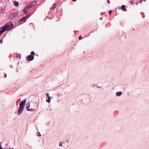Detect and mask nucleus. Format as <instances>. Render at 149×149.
<instances>
[{"label": "nucleus", "instance_id": "f257e3e1", "mask_svg": "<svg viewBox=\"0 0 149 149\" xmlns=\"http://www.w3.org/2000/svg\"><path fill=\"white\" fill-rule=\"evenodd\" d=\"M26 102V99L21 102L19 104V106L18 109L17 114L19 115L22 114L24 108L25 106Z\"/></svg>", "mask_w": 149, "mask_h": 149}, {"label": "nucleus", "instance_id": "39448f33", "mask_svg": "<svg viewBox=\"0 0 149 149\" xmlns=\"http://www.w3.org/2000/svg\"><path fill=\"white\" fill-rule=\"evenodd\" d=\"M91 86L93 87H96L98 88H102V86H98L96 84H93L91 85Z\"/></svg>", "mask_w": 149, "mask_h": 149}, {"label": "nucleus", "instance_id": "4be33fe9", "mask_svg": "<svg viewBox=\"0 0 149 149\" xmlns=\"http://www.w3.org/2000/svg\"><path fill=\"white\" fill-rule=\"evenodd\" d=\"M37 135L38 136H41V134L39 132H38L37 133Z\"/></svg>", "mask_w": 149, "mask_h": 149}, {"label": "nucleus", "instance_id": "f03ea898", "mask_svg": "<svg viewBox=\"0 0 149 149\" xmlns=\"http://www.w3.org/2000/svg\"><path fill=\"white\" fill-rule=\"evenodd\" d=\"M13 24L12 23H9L5 25L2 29L4 32L7 30L10 29L13 27Z\"/></svg>", "mask_w": 149, "mask_h": 149}, {"label": "nucleus", "instance_id": "b1692460", "mask_svg": "<svg viewBox=\"0 0 149 149\" xmlns=\"http://www.w3.org/2000/svg\"><path fill=\"white\" fill-rule=\"evenodd\" d=\"M46 95L47 96V97H48V98H49V97H50L49 96V94L48 93H47L46 94Z\"/></svg>", "mask_w": 149, "mask_h": 149}, {"label": "nucleus", "instance_id": "2eb2a0df", "mask_svg": "<svg viewBox=\"0 0 149 149\" xmlns=\"http://www.w3.org/2000/svg\"><path fill=\"white\" fill-rule=\"evenodd\" d=\"M27 111H35V110L34 109H29L28 110H27Z\"/></svg>", "mask_w": 149, "mask_h": 149}, {"label": "nucleus", "instance_id": "6e6552de", "mask_svg": "<svg viewBox=\"0 0 149 149\" xmlns=\"http://www.w3.org/2000/svg\"><path fill=\"white\" fill-rule=\"evenodd\" d=\"M13 3L14 5L15 6L17 7L18 6L19 3L17 1H13Z\"/></svg>", "mask_w": 149, "mask_h": 149}, {"label": "nucleus", "instance_id": "473e14b6", "mask_svg": "<svg viewBox=\"0 0 149 149\" xmlns=\"http://www.w3.org/2000/svg\"><path fill=\"white\" fill-rule=\"evenodd\" d=\"M142 1V0H141L140 1V3H141Z\"/></svg>", "mask_w": 149, "mask_h": 149}, {"label": "nucleus", "instance_id": "bb28decb", "mask_svg": "<svg viewBox=\"0 0 149 149\" xmlns=\"http://www.w3.org/2000/svg\"><path fill=\"white\" fill-rule=\"evenodd\" d=\"M107 2L108 3H110V1L109 0H107Z\"/></svg>", "mask_w": 149, "mask_h": 149}, {"label": "nucleus", "instance_id": "f8f14e48", "mask_svg": "<svg viewBox=\"0 0 149 149\" xmlns=\"http://www.w3.org/2000/svg\"><path fill=\"white\" fill-rule=\"evenodd\" d=\"M32 6V5H31V3H30L26 7H27L29 9V8H31Z\"/></svg>", "mask_w": 149, "mask_h": 149}, {"label": "nucleus", "instance_id": "4468645a", "mask_svg": "<svg viewBox=\"0 0 149 149\" xmlns=\"http://www.w3.org/2000/svg\"><path fill=\"white\" fill-rule=\"evenodd\" d=\"M14 17L13 16V15H12V14H10L9 16V18L10 19H12Z\"/></svg>", "mask_w": 149, "mask_h": 149}, {"label": "nucleus", "instance_id": "20e7f679", "mask_svg": "<svg viewBox=\"0 0 149 149\" xmlns=\"http://www.w3.org/2000/svg\"><path fill=\"white\" fill-rule=\"evenodd\" d=\"M26 18L25 17H24L22 19L19 20L18 22L19 24H21L23 22H26Z\"/></svg>", "mask_w": 149, "mask_h": 149}, {"label": "nucleus", "instance_id": "412c9836", "mask_svg": "<svg viewBox=\"0 0 149 149\" xmlns=\"http://www.w3.org/2000/svg\"><path fill=\"white\" fill-rule=\"evenodd\" d=\"M4 32V31H3L2 29L1 31H0V36L1 35V34Z\"/></svg>", "mask_w": 149, "mask_h": 149}, {"label": "nucleus", "instance_id": "72a5a7b5", "mask_svg": "<svg viewBox=\"0 0 149 149\" xmlns=\"http://www.w3.org/2000/svg\"><path fill=\"white\" fill-rule=\"evenodd\" d=\"M8 149H14V148H9Z\"/></svg>", "mask_w": 149, "mask_h": 149}, {"label": "nucleus", "instance_id": "e433bc0d", "mask_svg": "<svg viewBox=\"0 0 149 149\" xmlns=\"http://www.w3.org/2000/svg\"><path fill=\"white\" fill-rule=\"evenodd\" d=\"M143 1H146V0H143Z\"/></svg>", "mask_w": 149, "mask_h": 149}, {"label": "nucleus", "instance_id": "cd10ccee", "mask_svg": "<svg viewBox=\"0 0 149 149\" xmlns=\"http://www.w3.org/2000/svg\"><path fill=\"white\" fill-rule=\"evenodd\" d=\"M3 40L2 39L1 41H0V43H1L2 42Z\"/></svg>", "mask_w": 149, "mask_h": 149}, {"label": "nucleus", "instance_id": "423d86ee", "mask_svg": "<svg viewBox=\"0 0 149 149\" xmlns=\"http://www.w3.org/2000/svg\"><path fill=\"white\" fill-rule=\"evenodd\" d=\"M30 105V103L29 102H28L26 104V109L27 111L29 109V107Z\"/></svg>", "mask_w": 149, "mask_h": 149}, {"label": "nucleus", "instance_id": "aec40b11", "mask_svg": "<svg viewBox=\"0 0 149 149\" xmlns=\"http://www.w3.org/2000/svg\"><path fill=\"white\" fill-rule=\"evenodd\" d=\"M31 15V13H30L29 14V15H26V16L25 17L26 19L27 18V17H30V16Z\"/></svg>", "mask_w": 149, "mask_h": 149}, {"label": "nucleus", "instance_id": "7ed1b4c3", "mask_svg": "<svg viewBox=\"0 0 149 149\" xmlns=\"http://www.w3.org/2000/svg\"><path fill=\"white\" fill-rule=\"evenodd\" d=\"M34 58V56L30 55L27 56L26 60L28 61H31L33 60Z\"/></svg>", "mask_w": 149, "mask_h": 149}, {"label": "nucleus", "instance_id": "1a4fd4ad", "mask_svg": "<svg viewBox=\"0 0 149 149\" xmlns=\"http://www.w3.org/2000/svg\"><path fill=\"white\" fill-rule=\"evenodd\" d=\"M121 9H123V11L126 10V9L125 8V5H122L121 7Z\"/></svg>", "mask_w": 149, "mask_h": 149}, {"label": "nucleus", "instance_id": "a211bd4d", "mask_svg": "<svg viewBox=\"0 0 149 149\" xmlns=\"http://www.w3.org/2000/svg\"><path fill=\"white\" fill-rule=\"evenodd\" d=\"M31 56H33L34 55H35V53L33 51H32L31 52Z\"/></svg>", "mask_w": 149, "mask_h": 149}, {"label": "nucleus", "instance_id": "6ab92c4d", "mask_svg": "<svg viewBox=\"0 0 149 149\" xmlns=\"http://www.w3.org/2000/svg\"><path fill=\"white\" fill-rule=\"evenodd\" d=\"M12 15H13V17H14L15 16L17 15V13H12Z\"/></svg>", "mask_w": 149, "mask_h": 149}, {"label": "nucleus", "instance_id": "dca6fc26", "mask_svg": "<svg viewBox=\"0 0 149 149\" xmlns=\"http://www.w3.org/2000/svg\"><path fill=\"white\" fill-rule=\"evenodd\" d=\"M46 102H47L48 103H49L50 102V97H49L48 98V100H46Z\"/></svg>", "mask_w": 149, "mask_h": 149}, {"label": "nucleus", "instance_id": "9d476101", "mask_svg": "<svg viewBox=\"0 0 149 149\" xmlns=\"http://www.w3.org/2000/svg\"><path fill=\"white\" fill-rule=\"evenodd\" d=\"M56 4H54L50 8V9L51 10H53L56 6Z\"/></svg>", "mask_w": 149, "mask_h": 149}, {"label": "nucleus", "instance_id": "7c9ffc66", "mask_svg": "<svg viewBox=\"0 0 149 149\" xmlns=\"http://www.w3.org/2000/svg\"><path fill=\"white\" fill-rule=\"evenodd\" d=\"M122 24H123V23H120V25H121V26H122Z\"/></svg>", "mask_w": 149, "mask_h": 149}, {"label": "nucleus", "instance_id": "393cba45", "mask_svg": "<svg viewBox=\"0 0 149 149\" xmlns=\"http://www.w3.org/2000/svg\"><path fill=\"white\" fill-rule=\"evenodd\" d=\"M59 146H62V145L61 144V142H60V143H59Z\"/></svg>", "mask_w": 149, "mask_h": 149}, {"label": "nucleus", "instance_id": "ddd939ff", "mask_svg": "<svg viewBox=\"0 0 149 149\" xmlns=\"http://www.w3.org/2000/svg\"><path fill=\"white\" fill-rule=\"evenodd\" d=\"M29 10V9L28 8L26 7V8H25L23 10V11L24 12H26L28 10Z\"/></svg>", "mask_w": 149, "mask_h": 149}, {"label": "nucleus", "instance_id": "c9c22d12", "mask_svg": "<svg viewBox=\"0 0 149 149\" xmlns=\"http://www.w3.org/2000/svg\"><path fill=\"white\" fill-rule=\"evenodd\" d=\"M131 0V1H130V3H131L132 2V0Z\"/></svg>", "mask_w": 149, "mask_h": 149}, {"label": "nucleus", "instance_id": "f704fd0d", "mask_svg": "<svg viewBox=\"0 0 149 149\" xmlns=\"http://www.w3.org/2000/svg\"><path fill=\"white\" fill-rule=\"evenodd\" d=\"M69 141V140H68L67 141H66V142L67 143H68V141Z\"/></svg>", "mask_w": 149, "mask_h": 149}, {"label": "nucleus", "instance_id": "5701e85b", "mask_svg": "<svg viewBox=\"0 0 149 149\" xmlns=\"http://www.w3.org/2000/svg\"><path fill=\"white\" fill-rule=\"evenodd\" d=\"M112 12V11L111 10H110L109 11V15H111V14Z\"/></svg>", "mask_w": 149, "mask_h": 149}, {"label": "nucleus", "instance_id": "0eeeda50", "mask_svg": "<svg viewBox=\"0 0 149 149\" xmlns=\"http://www.w3.org/2000/svg\"><path fill=\"white\" fill-rule=\"evenodd\" d=\"M122 94V93L121 91L118 92L116 93V95L118 96H120Z\"/></svg>", "mask_w": 149, "mask_h": 149}, {"label": "nucleus", "instance_id": "f3484780", "mask_svg": "<svg viewBox=\"0 0 149 149\" xmlns=\"http://www.w3.org/2000/svg\"><path fill=\"white\" fill-rule=\"evenodd\" d=\"M16 57L17 58L19 57V58H21V55L19 54H17L16 55Z\"/></svg>", "mask_w": 149, "mask_h": 149}, {"label": "nucleus", "instance_id": "9b49d317", "mask_svg": "<svg viewBox=\"0 0 149 149\" xmlns=\"http://www.w3.org/2000/svg\"><path fill=\"white\" fill-rule=\"evenodd\" d=\"M31 3V5H32V6H33L35 5L36 4L37 2L36 1H35Z\"/></svg>", "mask_w": 149, "mask_h": 149}, {"label": "nucleus", "instance_id": "c85d7f7f", "mask_svg": "<svg viewBox=\"0 0 149 149\" xmlns=\"http://www.w3.org/2000/svg\"><path fill=\"white\" fill-rule=\"evenodd\" d=\"M7 77V75L6 74H4V77Z\"/></svg>", "mask_w": 149, "mask_h": 149}, {"label": "nucleus", "instance_id": "2f4dec72", "mask_svg": "<svg viewBox=\"0 0 149 149\" xmlns=\"http://www.w3.org/2000/svg\"><path fill=\"white\" fill-rule=\"evenodd\" d=\"M73 1H77V0H72Z\"/></svg>", "mask_w": 149, "mask_h": 149}, {"label": "nucleus", "instance_id": "c756f323", "mask_svg": "<svg viewBox=\"0 0 149 149\" xmlns=\"http://www.w3.org/2000/svg\"><path fill=\"white\" fill-rule=\"evenodd\" d=\"M100 20H102V17H101L100 18Z\"/></svg>", "mask_w": 149, "mask_h": 149}, {"label": "nucleus", "instance_id": "a878e982", "mask_svg": "<svg viewBox=\"0 0 149 149\" xmlns=\"http://www.w3.org/2000/svg\"><path fill=\"white\" fill-rule=\"evenodd\" d=\"M82 38V36H80L79 37V39H81Z\"/></svg>", "mask_w": 149, "mask_h": 149}]
</instances>
